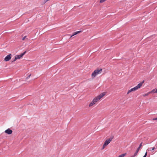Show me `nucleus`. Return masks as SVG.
<instances>
[{
    "mask_svg": "<svg viewBox=\"0 0 157 157\" xmlns=\"http://www.w3.org/2000/svg\"><path fill=\"white\" fill-rule=\"evenodd\" d=\"M102 71V69H97L95 70L91 75L92 78H94L98 74H100Z\"/></svg>",
    "mask_w": 157,
    "mask_h": 157,
    "instance_id": "nucleus-1",
    "label": "nucleus"
},
{
    "mask_svg": "<svg viewBox=\"0 0 157 157\" xmlns=\"http://www.w3.org/2000/svg\"><path fill=\"white\" fill-rule=\"evenodd\" d=\"M113 138V136H111L110 138L106 140L104 143L102 149H104L105 147L107 146L110 143Z\"/></svg>",
    "mask_w": 157,
    "mask_h": 157,
    "instance_id": "nucleus-2",
    "label": "nucleus"
},
{
    "mask_svg": "<svg viewBox=\"0 0 157 157\" xmlns=\"http://www.w3.org/2000/svg\"><path fill=\"white\" fill-rule=\"evenodd\" d=\"M144 81L143 82H140V83L138 84L137 86L134 87V88L131 89V90H132V91H136L138 90L139 88H140V87L142 86Z\"/></svg>",
    "mask_w": 157,
    "mask_h": 157,
    "instance_id": "nucleus-3",
    "label": "nucleus"
},
{
    "mask_svg": "<svg viewBox=\"0 0 157 157\" xmlns=\"http://www.w3.org/2000/svg\"><path fill=\"white\" fill-rule=\"evenodd\" d=\"M105 94V92H103L100 94L96 98H95V99H96V100L97 101L99 99H100L101 98H102L103 97Z\"/></svg>",
    "mask_w": 157,
    "mask_h": 157,
    "instance_id": "nucleus-4",
    "label": "nucleus"
},
{
    "mask_svg": "<svg viewBox=\"0 0 157 157\" xmlns=\"http://www.w3.org/2000/svg\"><path fill=\"white\" fill-rule=\"evenodd\" d=\"M105 94V92H103L100 94L96 98H95V99H96V100L97 101L99 99H100L101 98H102L103 97Z\"/></svg>",
    "mask_w": 157,
    "mask_h": 157,
    "instance_id": "nucleus-5",
    "label": "nucleus"
},
{
    "mask_svg": "<svg viewBox=\"0 0 157 157\" xmlns=\"http://www.w3.org/2000/svg\"><path fill=\"white\" fill-rule=\"evenodd\" d=\"M142 146V143H141L140 145H139V147H138V148H137V149H136V152H135V153H134V155H133L132 156V157H135V156H136L137 154V153L140 150V148Z\"/></svg>",
    "mask_w": 157,
    "mask_h": 157,
    "instance_id": "nucleus-6",
    "label": "nucleus"
},
{
    "mask_svg": "<svg viewBox=\"0 0 157 157\" xmlns=\"http://www.w3.org/2000/svg\"><path fill=\"white\" fill-rule=\"evenodd\" d=\"M26 51L24 52L23 53L19 55H17L15 56L16 57V59H20L26 53Z\"/></svg>",
    "mask_w": 157,
    "mask_h": 157,
    "instance_id": "nucleus-7",
    "label": "nucleus"
},
{
    "mask_svg": "<svg viewBox=\"0 0 157 157\" xmlns=\"http://www.w3.org/2000/svg\"><path fill=\"white\" fill-rule=\"evenodd\" d=\"M11 54H10L4 58V61H9L11 58Z\"/></svg>",
    "mask_w": 157,
    "mask_h": 157,
    "instance_id": "nucleus-8",
    "label": "nucleus"
},
{
    "mask_svg": "<svg viewBox=\"0 0 157 157\" xmlns=\"http://www.w3.org/2000/svg\"><path fill=\"white\" fill-rule=\"evenodd\" d=\"M98 101L95 98H94L92 101L89 104V106L90 107L95 104Z\"/></svg>",
    "mask_w": 157,
    "mask_h": 157,
    "instance_id": "nucleus-9",
    "label": "nucleus"
},
{
    "mask_svg": "<svg viewBox=\"0 0 157 157\" xmlns=\"http://www.w3.org/2000/svg\"><path fill=\"white\" fill-rule=\"evenodd\" d=\"M5 132L8 135H10L12 133L13 131L11 130L8 129L5 131Z\"/></svg>",
    "mask_w": 157,
    "mask_h": 157,
    "instance_id": "nucleus-10",
    "label": "nucleus"
},
{
    "mask_svg": "<svg viewBox=\"0 0 157 157\" xmlns=\"http://www.w3.org/2000/svg\"><path fill=\"white\" fill-rule=\"evenodd\" d=\"M82 32V31L81 30H80V31H76V32H75L72 35H71V36L70 37V38L71 37H72L73 36H74L75 35H76L79 33H80L81 32Z\"/></svg>",
    "mask_w": 157,
    "mask_h": 157,
    "instance_id": "nucleus-11",
    "label": "nucleus"
},
{
    "mask_svg": "<svg viewBox=\"0 0 157 157\" xmlns=\"http://www.w3.org/2000/svg\"><path fill=\"white\" fill-rule=\"evenodd\" d=\"M155 90L154 89V90H152L150 92L147 93L145 94H144L143 96L144 97L147 96L149 94V93H151V92H154V91Z\"/></svg>",
    "mask_w": 157,
    "mask_h": 157,
    "instance_id": "nucleus-12",
    "label": "nucleus"
},
{
    "mask_svg": "<svg viewBox=\"0 0 157 157\" xmlns=\"http://www.w3.org/2000/svg\"><path fill=\"white\" fill-rule=\"evenodd\" d=\"M126 155V153L122 154L119 156L118 157H124Z\"/></svg>",
    "mask_w": 157,
    "mask_h": 157,
    "instance_id": "nucleus-13",
    "label": "nucleus"
},
{
    "mask_svg": "<svg viewBox=\"0 0 157 157\" xmlns=\"http://www.w3.org/2000/svg\"><path fill=\"white\" fill-rule=\"evenodd\" d=\"M106 0H100V2L101 3H102L105 1Z\"/></svg>",
    "mask_w": 157,
    "mask_h": 157,
    "instance_id": "nucleus-14",
    "label": "nucleus"
},
{
    "mask_svg": "<svg viewBox=\"0 0 157 157\" xmlns=\"http://www.w3.org/2000/svg\"><path fill=\"white\" fill-rule=\"evenodd\" d=\"M132 90H131V89L130 90H129L128 92L127 93V94H129L130 92H132Z\"/></svg>",
    "mask_w": 157,
    "mask_h": 157,
    "instance_id": "nucleus-15",
    "label": "nucleus"
},
{
    "mask_svg": "<svg viewBox=\"0 0 157 157\" xmlns=\"http://www.w3.org/2000/svg\"><path fill=\"white\" fill-rule=\"evenodd\" d=\"M48 1V0H44V2H43V4H45Z\"/></svg>",
    "mask_w": 157,
    "mask_h": 157,
    "instance_id": "nucleus-16",
    "label": "nucleus"
},
{
    "mask_svg": "<svg viewBox=\"0 0 157 157\" xmlns=\"http://www.w3.org/2000/svg\"><path fill=\"white\" fill-rule=\"evenodd\" d=\"M16 59V58L15 56V57L14 59L12 61V62H13L15 61L17 59Z\"/></svg>",
    "mask_w": 157,
    "mask_h": 157,
    "instance_id": "nucleus-17",
    "label": "nucleus"
},
{
    "mask_svg": "<svg viewBox=\"0 0 157 157\" xmlns=\"http://www.w3.org/2000/svg\"><path fill=\"white\" fill-rule=\"evenodd\" d=\"M26 37V36H24L22 39V40H24Z\"/></svg>",
    "mask_w": 157,
    "mask_h": 157,
    "instance_id": "nucleus-18",
    "label": "nucleus"
},
{
    "mask_svg": "<svg viewBox=\"0 0 157 157\" xmlns=\"http://www.w3.org/2000/svg\"><path fill=\"white\" fill-rule=\"evenodd\" d=\"M31 74H30V75H29L28 76H27L26 78V79H28L30 77V76H31Z\"/></svg>",
    "mask_w": 157,
    "mask_h": 157,
    "instance_id": "nucleus-19",
    "label": "nucleus"
},
{
    "mask_svg": "<svg viewBox=\"0 0 157 157\" xmlns=\"http://www.w3.org/2000/svg\"><path fill=\"white\" fill-rule=\"evenodd\" d=\"M154 93H157V89L156 90H155L154 91Z\"/></svg>",
    "mask_w": 157,
    "mask_h": 157,
    "instance_id": "nucleus-20",
    "label": "nucleus"
},
{
    "mask_svg": "<svg viewBox=\"0 0 157 157\" xmlns=\"http://www.w3.org/2000/svg\"><path fill=\"white\" fill-rule=\"evenodd\" d=\"M153 120H157V117L155 118H153Z\"/></svg>",
    "mask_w": 157,
    "mask_h": 157,
    "instance_id": "nucleus-21",
    "label": "nucleus"
},
{
    "mask_svg": "<svg viewBox=\"0 0 157 157\" xmlns=\"http://www.w3.org/2000/svg\"><path fill=\"white\" fill-rule=\"evenodd\" d=\"M147 152H146L145 153L144 155L146 157L147 156Z\"/></svg>",
    "mask_w": 157,
    "mask_h": 157,
    "instance_id": "nucleus-22",
    "label": "nucleus"
},
{
    "mask_svg": "<svg viewBox=\"0 0 157 157\" xmlns=\"http://www.w3.org/2000/svg\"><path fill=\"white\" fill-rule=\"evenodd\" d=\"M155 148V147H153V148H152L151 150H150L151 151L154 150Z\"/></svg>",
    "mask_w": 157,
    "mask_h": 157,
    "instance_id": "nucleus-23",
    "label": "nucleus"
},
{
    "mask_svg": "<svg viewBox=\"0 0 157 157\" xmlns=\"http://www.w3.org/2000/svg\"><path fill=\"white\" fill-rule=\"evenodd\" d=\"M143 157H146V156H145L144 155V156Z\"/></svg>",
    "mask_w": 157,
    "mask_h": 157,
    "instance_id": "nucleus-24",
    "label": "nucleus"
}]
</instances>
